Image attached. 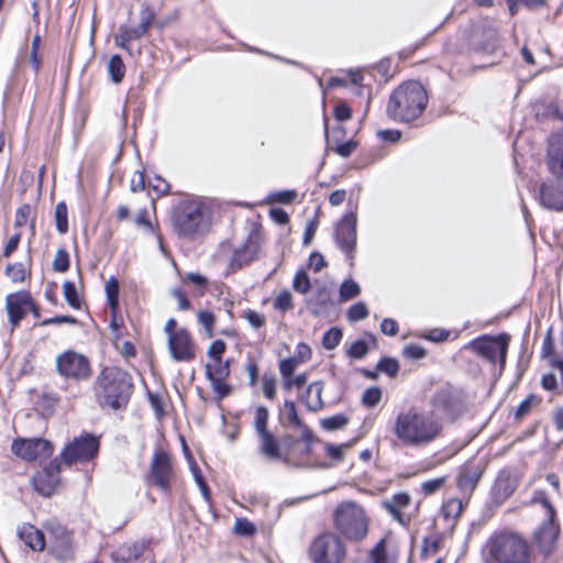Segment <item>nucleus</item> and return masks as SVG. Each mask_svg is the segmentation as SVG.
Wrapping results in <instances>:
<instances>
[{
	"label": "nucleus",
	"instance_id": "nucleus-13",
	"mask_svg": "<svg viewBox=\"0 0 563 563\" xmlns=\"http://www.w3.org/2000/svg\"><path fill=\"white\" fill-rule=\"evenodd\" d=\"M547 507L548 519L541 523L538 530L533 533V539L539 550L544 554H551L555 547L560 532L559 525L555 522V510L549 504L544 503Z\"/></svg>",
	"mask_w": 563,
	"mask_h": 563
},
{
	"label": "nucleus",
	"instance_id": "nucleus-55",
	"mask_svg": "<svg viewBox=\"0 0 563 563\" xmlns=\"http://www.w3.org/2000/svg\"><path fill=\"white\" fill-rule=\"evenodd\" d=\"M298 365L299 363L292 357L282 360L279 362V372L282 377L287 378L288 376H292Z\"/></svg>",
	"mask_w": 563,
	"mask_h": 563
},
{
	"label": "nucleus",
	"instance_id": "nucleus-63",
	"mask_svg": "<svg viewBox=\"0 0 563 563\" xmlns=\"http://www.w3.org/2000/svg\"><path fill=\"white\" fill-rule=\"evenodd\" d=\"M184 283H191L197 287H206L208 285L207 277L198 273H188L181 277Z\"/></svg>",
	"mask_w": 563,
	"mask_h": 563
},
{
	"label": "nucleus",
	"instance_id": "nucleus-17",
	"mask_svg": "<svg viewBox=\"0 0 563 563\" xmlns=\"http://www.w3.org/2000/svg\"><path fill=\"white\" fill-rule=\"evenodd\" d=\"M32 305L33 298L25 290L9 294L5 297V310L11 324V331L20 325L21 320L26 317Z\"/></svg>",
	"mask_w": 563,
	"mask_h": 563
},
{
	"label": "nucleus",
	"instance_id": "nucleus-45",
	"mask_svg": "<svg viewBox=\"0 0 563 563\" xmlns=\"http://www.w3.org/2000/svg\"><path fill=\"white\" fill-rule=\"evenodd\" d=\"M382 398V390L378 387L367 388L362 396V404L368 408L375 407Z\"/></svg>",
	"mask_w": 563,
	"mask_h": 563
},
{
	"label": "nucleus",
	"instance_id": "nucleus-47",
	"mask_svg": "<svg viewBox=\"0 0 563 563\" xmlns=\"http://www.w3.org/2000/svg\"><path fill=\"white\" fill-rule=\"evenodd\" d=\"M368 316V309L364 302H357L347 310V318L352 322L361 321Z\"/></svg>",
	"mask_w": 563,
	"mask_h": 563
},
{
	"label": "nucleus",
	"instance_id": "nucleus-11",
	"mask_svg": "<svg viewBox=\"0 0 563 563\" xmlns=\"http://www.w3.org/2000/svg\"><path fill=\"white\" fill-rule=\"evenodd\" d=\"M99 450L97 438L90 434L75 438L62 451L59 457L65 464L70 465L76 462H87L93 459Z\"/></svg>",
	"mask_w": 563,
	"mask_h": 563
},
{
	"label": "nucleus",
	"instance_id": "nucleus-48",
	"mask_svg": "<svg viewBox=\"0 0 563 563\" xmlns=\"http://www.w3.org/2000/svg\"><path fill=\"white\" fill-rule=\"evenodd\" d=\"M369 556L373 563H389L386 552L385 539H382L371 551Z\"/></svg>",
	"mask_w": 563,
	"mask_h": 563
},
{
	"label": "nucleus",
	"instance_id": "nucleus-50",
	"mask_svg": "<svg viewBox=\"0 0 563 563\" xmlns=\"http://www.w3.org/2000/svg\"><path fill=\"white\" fill-rule=\"evenodd\" d=\"M199 323L205 328L206 333L209 338L213 336V324L216 321L214 314L209 311H199L198 314Z\"/></svg>",
	"mask_w": 563,
	"mask_h": 563
},
{
	"label": "nucleus",
	"instance_id": "nucleus-33",
	"mask_svg": "<svg viewBox=\"0 0 563 563\" xmlns=\"http://www.w3.org/2000/svg\"><path fill=\"white\" fill-rule=\"evenodd\" d=\"M108 73L114 84L122 81L125 75V65L120 55H113L108 63Z\"/></svg>",
	"mask_w": 563,
	"mask_h": 563
},
{
	"label": "nucleus",
	"instance_id": "nucleus-1",
	"mask_svg": "<svg viewBox=\"0 0 563 563\" xmlns=\"http://www.w3.org/2000/svg\"><path fill=\"white\" fill-rule=\"evenodd\" d=\"M393 430L404 446L423 449L441 437L443 423L429 411L411 407L397 415Z\"/></svg>",
	"mask_w": 563,
	"mask_h": 563
},
{
	"label": "nucleus",
	"instance_id": "nucleus-25",
	"mask_svg": "<svg viewBox=\"0 0 563 563\" xmlns=\"http://www.w3.org/2000/svg\"><path fill=\"white\" fill-rule=\"evenodd\" d=\"M323 387V382H313L309 384L306 390L300 395V400L306 405L308 410L318 412L324 407L322 400Z\"/></svg>",
	"mask_w": 563,
	"mask_h": 563
},
{
	"label": "nucleus",
	"instance_id": "nucleus-21",
	"mask_svg": "<svg viewBox=\"0 0 563 563\" xmlns=\"http://www.w3.org/2000/svg\"><path fill=\"white\" fill-rule=\"evenodd\" d=\"M547 166L554 177L563 178V133L551 135L548 144Z\"/></svg>",
	"mask_w": 563,
	"mask_h": 563
},
{
	"label": "nucleus",
	"instance_id": "nucleus-7",
	"mask_svg": "<svg viewBox=\"0 0 563 563\" xmlns=\"http://www.w3.org/2000/svg\"><path fill=\"white\" fill-rule=\"evenodd\" d=\"M430 413L442 419L454 421L463 416L468 409L466 394L452 385H445L437 389L430 397Z\"/></svg>",
	"mask_w": 563,
	"mask_h": 563
},
{
	"label": "nucleus",
	"instance_id": "nucleus-4",
	"mask_svg": "<svg viewBox=\"0 0 563 563\" xmlns=\"http://www.w3.org/2000/svg\"><path fill=\"white\" fill-rule=\"evenodd\" d=\"M428 103V96L418 81H407L396 88L388 100L387 115L399 122H410L419 118Z\"/></svg>",
	"mask_w": 563,
	"mask_h": 563
},
{
	"label": "nucleus",
	"instance_id": "nucleus-19",
	"mask_svg": "<svg viewBox=\"0 0 563 563\" xmlns=\"http://www.w3.org/2000/svg\"><path fill=\"white\" fill-rule=\"evenodd\" d=\"M470 46L475 52L494 53L499 46L498 32L493 26L476 25L470 35Z\"/></svg>",
	"mask_w": 563,
	"mask_h": 563
},
{
	"label": "nucleus",
	"instance_id": "nucleus-61",
	"mask_svg": "<svg viewBox=\"0 0 563 563\" xmlns=\"http://www.w3.org/2000/svg\"><path fill=\"white\" fill-rule=\"evenodd\" d=\"M30 213H31L30 205L21 206L16 211L14 225L15 227L25 225L29 220Z\"/></svg>",
	"mask_w": 563,
	"mask_h": 563
},
{
	"label": "nucleus",
	"instance_id": "nucleus-2",
	"mask_svg": "<svg viewBox=\"0 0 563 563\" xmlns=\"http://www.w3.org/2000/svg\"><path fill=\"white\" fill-rule=\"evenodd\" d=\"M482 563H532L531 545L512 531L493 533L481 550Z\"/></svg>",
	"mask_w": 563,
	"mask_h": 563
},
{
	"label": "nucleus",
	"instance_id": "nucleus-43",
	"mask_svg": "<svg viewBox=\"0 0 563 563\" xmlns=\"http://www.w3.org/2000/svg\"><path fill=\"white\" fill-rule=\"evenodd\" d=\"M53 268L55 272L65 273L69 268V255L65 249H58L54 261Z\"/></svg>",
	"mask_w": 563,
	"mask_h": 563
},
{
	"label": "nucleus",
	"instance_id": "nucleus-42",
	"mask_svg": "<svg viewBox=\"0 0 563 563\" xmlns=\"http://www.w3.org/2000/svg\"><path fill=\"white\" fill-rule=\"evenodd\" d=\"M377 369L379 372L387 374L390 377H394L397 375L399 371V363L396 358L383 357L377 363Z\"/></svg>",
	"mask_w": 563,
	"mask_h": 563
},
{
	"label": "nucleus",
	"instance_id": "nucleus-56",
	"mask_svg": "<svg viewBox=\"0 0 563 563\" xmlns=\"http://www.w3.org/2000/svg\"><path fill=\"white\" fill-rule=\"evenodd\" d=\"M312 352L307 343L300 342L296 347V353L292 356L299 364L308 362L311 358Z\"/></svg>",
	"mask_w": 563,
	"mask_h": 563
},
{
	"label": "nucleus",
	"instance_id": "nucleus-15",
	"mask_svg": "<svg viewBox=\"0 0 563 563\" xmlns=\"http://www.w3.org/2000/svg\"><path fill=\"white\" fill-rule=\"evenodd\" d=\"M150 475L154 485L159 489L165 492L169 489L174 473L172 457L167 452L161 449L154 452L150 467Z\"/></svg>",
	"mask_w": 563,
	"mask_h": 563
},
{
	"label": "nucleus",
	"instance_id": "nucleus-51",
	"mask_svg": "<svg viewBox=\"0 0 563 563\" xmlns=\"http://www.w3.org/2000/svg\"><path fill=\"white\" fill-rule=\"evenodd\" d=\"M294 307L292 305V296L288 290H283L278 294V296L274 300V308L287 311Z\"/></svg>",
	"mask_w": 563,
	"mask_h": 563
},
{
	"label": "nucleus",
	"instance_id": "nucleus-18",
	"mask_svg": "<svg viewBox=\"0 0 563 563\" xmlns=\"http://www.w3.org/2000/svg\"><path fill=\"white\" fill-rule=\"evenodd\" d=\"M170 356L176 362H191L196 357V347L190 333L186 329H178L167 340Z\"/></svg>",
	"mask_w": 563,
	"mask_h": 563
},
{
	"label": "nucleus",
	"instance_id": "nucleus-64",
	"mask_svg": "<svg viewBox=\"0 0 563 563\" xmlns=\"http://www.w3.org/2000/svg\"><path fill=\"white\" fill-rule=\"evenodd\" d=\"M131 191L137 192L145 188V177L142 172H135L130 181Z\"/></svg>",
	"mask_w": 563,
	"mask_h": 563
},
{
	"label": "nucleus",
	"instance_id": "nucleus-20",
	"mask_svg": "<svg viewBox=\"0 0 563 563\" xmlns=\"http://www.w3.org/2000/svg\"><path fill=\"white\" fill-rule=\"evenodd\" d=\"M541 203L555 211H563V178L553 177L545 180L540 188Z\"/></svg>",
	"mask_w": 563,
	"mask_h": 563
},
{
	"label": "nucleus",
	"instance_id": "nucleus-22",
	"mask_svg": "<svg viewBox=\"0 0 563 563\" xmlns=\"http://www.w3.org/2000/svg\"><path fill=\"white\" fill-rule=\"evenodd\" d=\"M146 548L145 540L124 542L111 553V559L114 563H130L141 558Z\"/></svg>",
	"mask_w": 563,
	"mask_h": 563
},
{
	"label": "nucleus",
	"instance_id": "nucleus-41",
	"mask_svg": "<svg viewBox=\"0 0 563 563\" xmlns=\"http://www.w3.org/2000/svg\"><path fill=\"white\" fill-rule=\"evenodd\" d=\"M349 422V418L345 415H335L329 418H325L321 421V426L329 431H334L345 427Z\"/></svg>",
	"mask_w": 563,
	"mask_h": 563
},
{
	"label": "nucleus",
	"instance_id": "nucleus-9",
	"mask_svg": "<svg viewBox=\"0 0 563 563\" xmlns=\"http://www.w3.org/2000/svg\"><path fill=\"white\" fill-rule=\"evenodd\" d=\"M308 554L312 563H342L346 555V549L339 534L323 532L313 539Z\"/></svg>",
	"mask_w": 563,
	"mask_h": 563
},
{
	"label": "nucleus",
	"instance_id": "nucleus-8",
	"mask_svg": "<svg viewBox=\"0 0 563 563\" xmlns=\"http://www.w3.org/2000/svg\"><path fill=\"white\" fill-rule=\"evenodd\" d=\"M509 341L510 336L507 333L481 335L468 342L465 349L492 364L499 363L500 369H503L506 364Z\"/></svg>",
	"mask_w": 563,
	"mask_h": 563
},
{
	"label": "nucleus",
	"instance_id": "nucleus-49",
	"mask_svg": "<svg viewBox=\"0 0 563 563\" xmlns=\"http://www.w3.org/2000/svg\"><path fill=\"white\" fill-rule=\"evenodd\" d=\"M209 382L218 400H222L232 393V387L227 384V379H211Z\"/></svg>",
	"mask_w": 563,
	"mask_h": 563
},
{
	"label": "nucleus",
	"instance_id": "nucleus-10",
	"mask_svg": "<svg viewBox=\"0 0 563 563\" xmlns=\"http://www.w3.org/2000/svg\"><path fill=\"white\" fill-rule=\"evenodd\" d=\"M56 371L62 377L74 382L87 379L91 374L88 358L71 350L57 355Z\"/></svg>",
	"mask_w": 563,
	"mask_h": 563
},
{
	"label": "nucleus",
	"instance_id": "nucleus-39",
	"mask_svg": "<svg viewBox=\"0 0 563 563\" xmlns=\"http://www.w3.org/2000/svg\"><path fill=\"white\" fill-rule=\"evenodd\" d=\"M106 294L110 308L112 310L117 309L119 303V283L114 277L107 282Z\"/></svg>",
	"mask_w": 563,
	"mask_h": 563
},
{
	"label": "nucleus",
	"instance_id": "nucleus-54",
	"mask_svg": "<svg viewBox=\"0 0 563 563\" xmlns=\"http://www.w3.org/2000/svg\"><path fill=\"white\" fill-rule=\"evenodd\" d=\"M225 349L227 344L222 340H216L209 345L207 354L211 361H219L222 360Z\"/></svg>",
	"mask_w": 563,
	"mask_h": 563
},
{
	"label": "nucleus",
	"instance_id": "nucleus-52",
	"mask_svg": "<svg viewBox=\"0 0 563 563\" xmlns=\"http://www.w3.org/2000/svg\"><path fill=\"white\" fill-rule=\"evenodd\" d=\"M410 504V496L407 493L395 494L390 499L384 501V507L406 508Z\"/></svg>",
	"mask_w": 563,
	"mask_h": 563
},
{
	"label": "nucleus",
	"instance_id": "nucleus-32",
	"mask_svg": "<svg viewBox=\"0 0 563 563\" xmlns=\"http://www.w3.org/2000/svg\"><path fill=\"white\" fill-rule=\"evenodd\" d=\"M516 489L515 482L509 476L500 475L494 485V494L498 499L508 498Z\"/></svg>",
	"mask_w": 563,
	"mask_h": 563
},
{
	"label": "nucleus",
	"instance_id": "nucleus-46",
	"mask_svg": "<svg viewBox=\"0 0 563 563\" xmlns=\"http://www.w3.org/2000/svg\"><path fill=\"white\" fill-rule=\"evenodd\" d=\"M7 276L13 283H22L25 279V268L22 263L10 264L5 268Z\"/></svg>",
	"mask_w": 563,
	"mask_h": 563
},
{
	"label": "nucleus",
	"instance_id": "nucleus-60",
	"mask_svg": "<svg viewBox=\"0 0 563 563\" xmlns=\"http://www.w3.org/2000/svg\"><path fill=\"white\" fill-rule=\"evenodd\" d=\"M170 294L172 296L177 300L178 302V308L180 310H189L191 305H190V301L188 300L186 294L184 292V290H181L180 288H173L170 290Z\"/></svg>",
	"mask_w": 563,
	"mask_h": 563
},
{
	"label": "nucleus",
	"instance_id": "nucleus-27",
	"mask_svg": "<svg viewBox=\"0 0 563 563\" xmlns=\"http://www.w3.org/2000/svg\"><path fill=\"white\" fill-rule=\"evenodd\" d=\"M257 254V246L253 242H247L243 246L236 249L231 258V267L233 269H240L245 265H249Z\"/></svg>",
	"mask_w": 563,
	"mask_h": 563
},
{
	"label": "nucleus",
	"instance_id": "nucleus-59",
	"mask_svg": "<svg viewBox=\"0 0 563 563\" xmlns=\"http://www.w3.org/2000/svg\"><path fill=\"white\" fill-rule=\"evenodd\" d=\"M234 531L242 536H251L255 532V527L246 519H238L235 521Z\"/></svg>",
	"mask_w": 563,
	"mask_h": 563
},
{
	"label": "nucleus",
	"instance_id": "nucleus-16",
	"mask_svg": "<svg viewBox=\"0 0 563 563\" xmlns=\"http://www.w3.org/2000/svg\"><path fill=\"white\" fill-rule=\"evenodd\" d=\"M60 463L58 459H54L48 465L37 471L32 483L34 489L42 496H52L59 485Z\"/></svg>",
	"mask_w": 563,
	"mask_h": 563
},
{
	"label": "nucleus",
	"instance_id": "nucleus-12",
	"mask_svg": "<svg viewBox=\"0 0 563 563\" xmlns=\"http://www.w3.org/2000/svg\"><path fill=\"white\" fill-rule=\"evenodd\" d=\"M12 452L25 461H42L53 454V444L42 438L16 439L11 444Z\"/></svg>",
	"mask_w": 563,
	"mask_h": 563
},
{
	"label": "nucleus",
	"instance_id": "nucleus-53",
	"mask_svg": "<svg viewBox=\"0 0 563 563\" xmlns=\"http://www.w3.org/2000/svg\"><path fill=\"white\" fill-rule=\"evenodd\" d=\"M263 393L267 399H274L276 396V378L274 375L264 374L262 378Z\"/></svg>",
	"mask_w": 563,
	"mask_h": 563
},
{
	"label": "nucleus",
	"instance_id": "nucleus-5",
	"mask_svg": "<svg viewBox=\"0 0 563 563\" xmlns=\"http://www.w3.org/2000/svg\"><path fill=\"white\" fill-rule=\"evenodd\" d=\"M172 223L179 235L194 239L209 231L211 212L201 200H185L175 207Z\"/></svg>",
	"mask_w": 563,
	"mask_h": 563
},
{
	"label": "nucleus",
	"instance_id": "nucleus-6",
	"mask_svg": "<svg viewBox=\"0 0 563 563\" xmlns=\"http://www.w3.org/2000/svg\"><path fill=\"white\" fill-rule=\"evenodd\" d=\"M333 523L345 539L360 542L367 536L368 518L363 507L355 501H342L333 512Z\"/></svg>",
	"mask_w": 563,
	"mask_h": 563
},
{
	"label": "nucleus",
	"instance_id": "nucleus-29",
	"mask_svg": "<svg viewBox=\"0 0 563 563\" xmlns=\"http://www.w3.org/2000/svg\"><path fill=\"white\" fill-rule=\"evenodd\" d=\"M331 303V291L328 287H319L313 296L308 300V305H311V311L313 314H319Z\"/></svg>",
	"mask_w": 563,
	"mask_h": 563
},
{
	"label": "nucleus",
	"instance_id": "nucleus-62",
	"mask_svg": "<svg viewBox=\"0 0 563 563\" xmlns=\"http://www.w3.org/2000/svg\"><path fill=\"white\" fill-rule=\"evenodd\" d=\"M245 319L254 329H258L265 324L264 316L254 310H247L245 312Z\"/></svg>",
	"mask_w": 563,
	"mask_h": 563
},
{
	"label": "nucleus",
	"instance_id": "nucleus-34",
	"mask_svg": "<svg viewBox=\"0 0 563 563\" xmlns=\"http://www.w3.org/2000/svg\"><path fill=\"white\" fill-rule=\"evenodd\" d=\"M54 217L57 231L60 234H65L68 231V218L67 206L64 201H60L56 205Z\"/></svg>",
	"mask_w": 563,
	"mask_h": 563
},
{
	"label": "nucleus",
	"instance_id": "nucleus-57",
	"mask_svg": "<svg viewBox=\"0 0 563 563\" xmlns=\"http://www.w3.org/2000/svg\"><path fill=\"white\" fill-rule=\"evenodd\" d=\"M444 482V477L429 479L421 484V489L426 495H431L438 492L443 486Z\"/></svg>",
	"mask_w": 563,
	"mask_h": 563
},
{
	"label": "nucleus",
	"instance_id": "nucleus-40",
	"mask_svg": "<svg viewBox=\"0 0 563 563\" xmlns=\"http://www.w3.org/2000/svg\"><path fill=\"white\" fill-rule=\"evenodd\" d=\"M369 345L365 340H356L353 342L346 351L349 357L354 360H361L368 353Z\"/></svg>",
	"mask_w": 563,
	"mask_h": 563
},
{
	"label": "nucleus",
	"instance_id": "nucleus-44",
	"mask_svg": "<svg viewBox=\"0 0 563 563\" xmlns=\"http://www.w3.org/2000/svg\"><path fill=\"white\" fill-rule=\"evenodd\" d=\"M361 292L358 284L353 280H345L340 287V298L342 301H346L356 297Z\"/></svg>",
	"mask_w": 563,
	"mask_h": 563
},
{
	"label": "nucleus",
	"instance_id": "nucleus-35",
	"mask_svg": "<svg viewBox=\"0 0 563 563\" xmlns=\"http://www.w3.org/2000/svg\"><path fill=\"white\" fill-rule=\"evenodd\" d=\"M63 292L65 300L71 308L80 309L81 300L73 282L67 280L63 284Z\"/></svg>",
	"mask_w": 563,
	"mask_h": 563
},
{
	"label": "nucleus",
	"instance_id": "nucleus-26",
	"mask_svg": "<svg viewBox=\"0 0 563 563\" xmlns=\"http://www.w3.org/2000/svg\"><path fill=\"white\" fill-rule=\"evenodd\" d=\"M19 538L33 551H42L45 548V538L42 531L32 525H23L18 531Z\"/></svg>",
	"mask_w": 563,
	"mask_h": 563
},
{
	"label": "nucleus",
	"instance_id": "nucleus-28",
	"mask_svg": "<svg viewBox=\"0 0 563 563\" xmlns=\"http://www.w3.org/2000/svg\"><path fill=\"white\" fill-rule=\"evenodd\" d=\"M257 435L260 438V453L269 460H278L280 451L277 438L271 431L262 432Z\"/></svg>",
	"mask_w": 563,
	"mask_h": 563
},
{
	"label": "nucleus",
	"instance_id": "nucleus-14",
	"mask_svg": "<svg viewBox=\"0 0 563 563\" xmlns=\"http://www.w3.org/2000/svg\"><path fill=\"white\" fill-rule=\"evenodd\" d=\"M356 214L349 212L343 216L335 228V242L342 252L346 254L350 265H353L356 247Z\"/></svg>",
	"mask_w": 563,
	"mask_h": 563
},
{
	"label": "nucleus",
	"instance_id": "nucleus-58",
	"mask_svg": "<svg viewBox=\"0 0 563 563\" xmlns=\"http://www.w3.org/2000/svg\"><path fill=\"white\" fill-rule=\"evenodd\" d=\"M402 354L407 358L420 360L426 356V350L420 345L409 344L404 347Z\"/></svg>",
	"mask_w": 563,
	"mask_h": 563
},
{
	"label": "nucleus",
	"instance_id": "nucleus-30",
	"mask_svg": "<svg viewBox=\"0 0 563 563\" xmlns=\"http://www.w3.org/2000/svg\"><path fill=\"white\" fill-rule=\"evenodd\" d=\"M230 365L231 361L227 360L223 362L211 361V363L206 365V376L209 380L211 379H227L230 376Z\"/></svg>",
	"mask_w": 563,
	"mask_h": 563
},
{
	"label": "nucleus",
	"instance_id": "nucleus-3",
	"mask_svg": "<svg viewBox=\"0 0 563 563\" xmlns=\"http://www.w3.org/2000/svg\"><path fill=\"white\" fill-rule=\"evenodd\" d=\"M132 390V378L121 367H104L97 377L96 395L102 407H110L115 410L125 407Z\"/></svg>",
	"mask_w": 563,
	"mask_h": 563
},
{
	"label": "nucleus",
	"instance_id": "nucleus-24",
	"mask_svg": "<svg viewBox=\"0 0 563 563\" xmlns=\"http://www.w3.org/2000/svg\"><path fill=\"white\" fill-rule=\"evenodd\" d=\"M483 472L484 465L482 463H467L463 465L457 476V486L462 490L473 492Z\"/></svg>",
	"mask_w": 563,
	"mask_h": 563
},
{
	"label": "nucleus",
	"instance_id": "nucleus-36",
	"mask_svg": "<svg viewBox=\"0 0 563 563\" xmlns=\"http://www.w3.org/2000/svg\"><path fill=\"white\" fill-rule=\"evenodd\" d=\"M342 331L339 328H331L324 332L322 338V346L325 350L335 349L342 340Z\"/></svg>",
	"mask_w": 563,
	"mask_h": 563
},
{
	"label": "nucleus",
	"instance_id": "nucleus-37",
	"mask_svg": "<svg viewBox=\"0 0 563 563\" xmlns=\"http://www.w3.org/2000/svg\"><path fill=\"white\" fill-rule=\"evenodd\" d=\"M292 288L299 294H307L311 288V283L306 271L300 269L296 273L292 280Z\"/></svg>",
	"mask_w": 563,
	"mask_h": 563
},
{
	"label": "nucleus",
	"instance_id": "nucleus-38",
	"mask_svg": "<svg viewBox=\"0 0 563 563\" xmlns=\"http://www.w3.org/2000/svg\"><path fill=\"white\" fill-rule=\"evenodd\" d=\"M268 418H269V412L266 407L260 406L256 408L253 426H254V429L257 434L268 431V429H267Z\"/></svg>",
	"mask_w": 563,
	"mask_h": 563
},
{
	"label": "nucleus",
	"instance_id": "nucleus-31",
	"mask_svg": "<svg viewBox=\"0 0 563 563\" xmlns=\"http://www.w3.org/2000/svg\"><path fill=\"white\" fill-rule=\"evenodd\" d=\"M280 422L284 426H301V419L298 416L296 405L291 400H286L284 402L282 412H280Z\"/></svg>",
	"mask_w": 563,
	"mask_h": 563
},
{
	"label": "nucleus",
	"instance_id": "nucleus-23",
	"mask_svg": "<svg viewBox=\"0 0 563 563\" xmlns=\"http://www.w3.org/2000/svg\"><path fill=\"white\" fill-rule=\"evenodd\" d=\"M154 19H155L154 11L148 5H145L142 8V10L140 12V24L134 27L121 25L119 27V32H122L123 40H130V41L139 40L148 31Z\"/></svg>",
	"mask_w": 563,
	"mask_h": 563
}]
</instances>
